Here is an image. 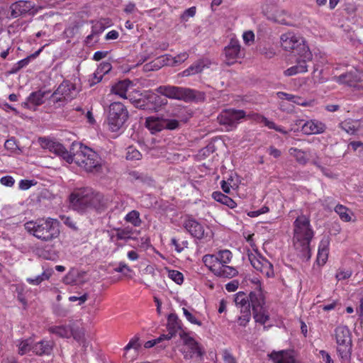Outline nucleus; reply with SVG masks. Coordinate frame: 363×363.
I'll list each match as a JSON object with an SVG mask.
<instances>
[{"instance_id":"f257e3e1","label":"nucleus","mask_w":363,"mask_h":363,"mask_svg":"<svg viewBox=\"0 0 363 363\" xmlns=\"http://www.w3.org/2000/svg\"><path fill=\"white\" fill-rule=\"evenodd\" d=\"M313 236L310 218L305 215L298 216L294 222V245L306 260L311 258L310 243Z\"/></svg>"},{"instance_id":"f03ea898","label":"nucleus","mask_w":363,"mask_h":363,"mask_svg":"<svg viewBox=\"0 0 363 363\" xmlns=\"http://www.w3.org/2000/svg\"><path fill=\"white\" fill-rule=\"evenodd\" d=\"M28 233L43 241H51L60 235L59 222L51 218L30 220L24 224Z\"/></svg>"},{"instance_id":"7ed1b4c3","label":"nucleus","mask_w":363,"mask_h":363,"mask_svg":"<svg viewBox=\"0 0 363 363\" xmlns=\"http://www.w3.org/2000/svg\"><path fill=\"white\" fill-rule=\"evenodd\" d=\"M101 196L94 194L91 189L82 188L72 192L69 196L70 205L73 210L80 213L92 209L100 208Z\"/></svg>"},{"instance_id":"20e7f679","label":"nucleus","mask_w":363,"mask_h":363,"mask_svg":"<svg viewBox=\"0 0 363 363\" xmlns=\"http://www.w3.org/2000/svg\"><path fill=\"white\" fill-rule=\"evenodd\" d=\"M72 162L87 172H101L105 165L103 160L96 152L84 145H80L79 150L72 156Z\"/></svg>"},{"instance_id":"39448f33","label":"nucleus","mask_w":363,"mask_h":363,"mask_svg":"<svg viewBox=\"0 0 363 363\" xmlns=\"http://www.w3.org/2000/svg\"><path fill=\"white\" fill-rule=\"evenodd\" d=\"M280 42L282 48L289 52H293L305 60H311L312 54L306 44V41L299 34L294 32H287L280 37Z\"/></svg>"},{"instance_id":"423d86ee","label":"nucleus","mask_w":363,"mask_h":363,"mask_svg":"<svg viewBox=\"0 0 363 363\" xmlns=\"http://www.w3.org/2000/svg\"><path fill=\"white\" fill-rule=\"evenodd\" d=\"M337 352L342 363H350L352 355V335L347 326L339 325L335 329Z\"/></svg>"},{"instance_id":"0eeeda50","label":"nucleus","mask_w":363,"mask_h":363,"mask_svg":"<svg viewBox=\"0 0 363 363\" xmlns=\"http://www.w3.org/2000/svg\"><path fill=\"white\" fill-rule=\"evenodd\" d=\"M179 337L182 340V345L179 351L186 360L191 359H202L206 353L205 349L202 345L198 342L189 333L181 332Z\"/></svg>"},{"instance_id":"6e6552de","label":"nucleus","mask_w":363,"mask_h":363,"mask_svg":"<svg viewBox=\"0 0 363 363\" xmlns=\"http://www.w3.org/2000/svg\"><path fill=\"white\" fill-rule=\"evenodd\" d=\"M156 91L167 98L185 102L194 101L196 99L197 94H201L190 88L170 85L160 86L156 89Z\"/></svg>"},{"instance_id":"1a4fd4ad","label":"nucleus","mask_w":363,"mask_h":363,"mask_svg":"<svg viewBox=\"0 0 363 363\" xmlns=\"http://www.w3.org/2000/svg\"><path fill=\"white\" fill-rule=\"evenodd\" d=\"M128 118V111L121 102H113L109 105L108 124L112 132L118 131Z\"/></svg>"},{"instance_id":"9d476101","label":"nucleus","mask_w":363,"mask_h":363,"mask_svg":"<svg viewBox=\"0 0 363 363\" xmlns=\"http://www.w3.org/2000/svg\"><path fill=\"white\" fill-rule=\"evenodd\" d=\"M38 11V6L32 0H19L11 4L7 11L6 18H16L27 16H34Z\"/></svg>"},{"instance_id":"9b49d317","label":"nucleus","mask_w":363,"mask_h":363,"mask_svg":"<svg viewBox=\"0 0 363 363\" xmlns=\"http://www.w3.org/2000/svg\"><path fill=\"white\" fill-rule=\"evenodd\" d=\"M245 118V111L244 110L228 108L223 110L218 116L217 119L220 125L225 126L227 130H233Z\"/></svg>"},{"instance_id":"f8f14e48","label":"nucleus","mask_w":363,"mask_h":363,"mask_svg":"<svg viewBox=\"0 0 363 363\" xmlns=\"http://www.w3.org/2000/svg\"><path fill=\"white\" fill-rule=\"evenodd\" d=\"M233 258L232 252L228 250H219L216 254L213 255H205L202 261L204 265L208 269L214 268L218 264V267L223 264H228Z\"/></svg>"},{"instance_id":"ddd939ff","label":"nucleus","mask_w":363,"mask_h":363,"mask_svg":"<svg viewBox=\"0 0 363 363\" xmlns=\"http://www.w3.org/2000/svg\"><path fill=\"white\" fill-rule=\"evenodd\" d=\"M248 257L252 266L257 271L260 272L268 278L274 276L273 265L265 257L260 255L254 254L249 255Z\"/></svg>"},{"instance_id":"4468645a","label":"nucleus","mask_w":363,"mask_h":363,"mask_svg":"<svg viewBox=\"0 0 363 363\" xmlns=\"http://www.w3.org/2000/svg\"><path fill=\"white\" fill-rule=\"evenodd\" d=\"M189 57V54L186 52H181L177 56L172 57L171 56H163L159 57L157 62L153 65L152 63L145 65V69L147 70L158 69L161 66L167 65H179L186 61Z\"/></svg>"},{"instance_id":"2eb2a0df","label":"nucleus","mask_w":363,"mask_h":363,"mask_svg":"<svg viewBox=\"0 0 363 363\" xmlns=\"http://www.w3.org/2000/svg\"><path fill=\"white\" fill-rule=\"evenodd\" d=\"M246 118L245 120H251L257 123H263L264 125L267 126L269 129L275 130L282 134L286 135L288 132L281 126L277 125L273 121H269L264 116L250 111L249 113L245 112Z\"/></svg>"},{"instance_id":"dca6fc26","label":"nucleus","mask_w":363,"mask_h":363,"mask_svg":"<svg viewBox=\"0 0 363 363\" xmlns=\"http://www.w3.org/2000/svg\"><path fill=\"white\" fill-rule=\"evenodd\" d=\"M224 53L225 56V62L228 65L234 64L238 59H240L242 57L239 42L234 40H232L225 48Z\"/></svg>"},{"instance_id":"f3484780","label":"nucleus","mask_w":363,"mask_h":363,"mask_svg":"<svg viewBox=\"0 0 363 363\" xmlns=\"http://www.w3.org/2000/svg\"><path fill=\"white\" fill-rule=\"evenodd\" d=\"M183 226L192 237L199 240L204 238V227L196 220L194 218H189L184 221Z\"/></svg>"},{"instance_id":"a211bd4d","label":"nucleus","mask_w":363,"mask_h":363,"mask_svg":"<svg viewBox=\"0 0 363 363\" xmlns=\"http://www.w3.org/2000/svg\"><path fill=\"white\" fill-rule=\"evenodd\" d=\"M50 91L38 90L29 94L26 101L22 104V106L27 108H33L43 104L45 101V97Z\"/></svg>"},{"instance_id":"6ab92c4d","label":"nucleus","mask_w":363,"mask_h":363,"mask_svg":"<svg viewBox=\"0 0 363 363\" xmlns=\"http://www.w3.org/2000/svg\"><path fill=\"white\" fill-rule=\"evenodd\" d=\"M210 65L211 62L207 59L199 60L182 72L179 75L182 77H189L201 73L205 68L209 67Z\"/></svg>"},{"instance_id":"aec40b11","label":"nucleus","mask_w":363,"mask_h":363,"mask_svg":"<svg viewBox=\"0 0 363 363\" xmlns=\"http://www.w3.org/2000/svg\"><path fill=\"white\" fill-rule=\"evenodd\" d=\"M214 268L209 270L213 273L214 275L221 278L231 279L238 274V271L235 267L229 266L228 264L220 265V267L214 265Z\"/></svg>"},{"instance_id":"412c9836","label":"nucleus","mask_w":363,"mask_h":363,"mask_svg":"<svg viewBox=\"0 0 363 363\" xmlns=\"http://www.w3.org/2000/svg\"><path fill=\"white\" fill-rule=\"evenodd\" d=\"M325 125L320 121L311 120L301 125V130L304 134H320L325 131Z\"/></svg>"},{"instance_id":"4be33fe9","label":"nucleus","mask_w":363,"mask_h":363,"mask_svg":"<svg viewBox=\"0 0 363 363\" xmlns=\"http://www.w3.org/2000/svg\"><path fill=\"white\" fill-rule=\"evenodd\" d=\"M58 88L59 91L62 92L63 94L62 97L65 99L67 103L74 99L78 94V90L75 84L67 81H65L61 83L58 86Z\"/></svg>"},{"instance_id":"5701e85b","label":"nucleus","mask_w":363,"mask_h":363,"mask_svg":"<svg viewBox=\"0 0 363 363\" xmlns=\"http://www.w3.org/2000/svg\"><path fill=\"white\" fill-rule=\"evenodd\" d=\"M329 245H330V238L328 236H324L319 244L318 255H317V262L318 264L323 265L328 257L329 252Z\"/></svg>"},{"instance_id":"b1692460","label":"nucleus","mask_w":363,"mask_h":363,"mask_svg":"<svg viewBox=\"0 0 363 363\" xmlns=\"http://www.w3.org/2000/svg\"><path fill=\"white\" fill-rule=\"evenodd\" d=\"M48 148L50 152L62 157L68 163H72V155H71L61 143L50 141L48 143Z\"/></svg>"},{"instance_id":"393cba45","label":"nucleus","mask_w":363,"mask_h":363,"mask_svg":"<svg viewBox=\"0 0 363 363\" xmlns=\"http://www.w3.org/2000/svg\"><path fill=\"white\" fill-rule=\"evenodd\" d=\"M269 356L273 363H301L296 360L290 353L284 350L273 352Z\"/></svg>"},{"instance_id":"a878e982","label":"nucleus","mask_w":363,"mask_h":363,"mask_svg":"<svg viewBox=\"0 0 363 363\" xmlns=\"http://www.w3.org/2000/svg\"><path fill=\"white\" fill-rule=\"evenodd\" d=\"M133 86L132 82L129 79H124L119 81L111 87V91L112 94L118 96L123 99H128L126 93L129 88Z\"/></svg>"},{"instance_id":"bb28decb","label":"nucleus","mask_w":363,"mask_h":363,"mask_svg":"<svg viewBox=\"0 0 363 363\" xmlns=\"http://www.w3.org/2000/svg\"><path fill=\"white\" fill-rule=\"evenodd\" d=\"M167 328L168 330V334L162 335V336L164 337V339L170 340L180 329L179 320L175 315L171 314L168 316Z\"/></svg>"},{"instance_id":"cd10ccee","label":"nucleus","mask_w":363,"mask_h":363,"mask_svg":"<svg viewBox=\"0 0 363 363\" xmlns=\"http://www.w3.org/2000/svg\"><path fill=\"white\" fill-rule=\"evenodd\" d=\"M164 119L154 116L147 118L145 121L146 127L153 134L164 129Z\"/></svg>"},{"instance_id":"c85d7f7f","label":"nucleus","mask_w":363,"mask_h":363,"mask_svg":"<svg viewBox=\"0 0 363 363\" xmlns=\"http://www.w3.org/2000/svg\"><path fill=\"white\" fill-rule=\"evenodd\" d=\"M249 300L253 311L264 308V298L261 291L251 292L249 294Z\"/></svg>"},{"instance_id":"c756f323","label":"nucleus","mask_w":363,"mask_h":363,"mask_svg":"<svg viewBox=\"0 0 363 363\" xmlns=\"http://www.w3.org/2000/svg\"><path fill=\"white\" fill-rule=\"evenodd\" d=\"M301 58V60H297V64L296 65L291 67L284 71L285 76H293L298 73H305L308 71L306 62L308 60H305L303 57Z\"/></svg>"},{"instance_id":"7c9ffc66","label":"nucleus","mask_w":363,"mask_h":363,"mask_svg":"<svg viewBox=\"0 0 363 363\" xmlns=\"http://www.w3.org/2000/svg\"><path fill=\"white\" fill-rule=\"evenodd\" d=\"M52 350V343L45 340L40 341L32 347L33 352L38 355L50 354Z\"/></svg>"},{"instance_id":"2f4dec72","label":"nucleus","mask_w":363,"mask_h":363,"mask_svg":"<svg viewBox=\"0 0 363 363\" xmlns=\"http://www.w3.org/2000/svg\"><path fill=\"white\" fill-rule=\"evenodd\" d=\"M333 79L339 84H345L352 86L358 80V77L357 74L352 72H347L340 76L334 77Z\"/></svg>"},{"instance_id":"473e14b6","label":"nucleus","mask_w":363,"mask_h":363,"mask_svg":"<svg viewBox=\"0 0 363 363\" xmlns=\"http://www.w3.org/2000/svg\"><path fill=\"white\" fill-rule=\"evenodd\" d=\"M12 43L9 37L0 38V57L5 60L8 57L11 50H13Z\"/></svg>"},{"instance_id":"72a5a7b5","label":"nucleus","mask_w":363,"mask_h":363,"mask_svg":"<svg viewBox=\"0 0 363 363\" xmlns=\"http://www.w3.org/2000/svg\"><path fill=\"white\" fill-rule=\"evenodd\" d=\"M240 309L241 315L238 317L240 325L245 326L251 318L250 303L238 307Z\"/></svg>"},{"instance_id":"f704fd0d","label":"nucleus","mask_w":363,"mask_h":363,"mask_svg":"<svg viewBox=\"0 0 363 363\" xmlns=\"http://www.w3.org/2000/svg\"><path fill=\"white\" fill-rule=\"evenodd\" d=\"M340 128L350 135H354L358 131V121L345 120L340 123Z\"/></svg>"},{"instance_id":"c9c22d12","label":"nucleus","mask_w":363,"mask_h":363,"mask_svg":"<svg viewBox=\"0 0 363 363\" xmlns=\"http://www.w3.org/2000/svg\"><path fill=\"white\" fill-rule=\"evenodd\" d=\"M290 16L284 10L279 9L273 16H269V20L282 25H291L288 21Z\"/></svg>"},{"instance_id":"e433bc0d","label":"nucleus","mask_w":363,"mask_h":363,"mask_svg":"<svg viewBox=\"0 0 363 363\" xmlns=\"http://www.w3.org/2000/svg\"><path fill=\"white\" fill-rule=\"evenodd\" d=\"M40 50L36 51L35 53L28 56L27 57L19 60L17 63H16L12 67V73H16L22 68L26 67L30 62L31 60L35 59L40 53Z\"/></svg>"},{"instance_id":"4c0bfd02","label":"nucleus","mask_w":363,"mask_h":363,"mask_svg":"<svg viewBox=\"0 0 363 363\" xmlns=\"http://www.w3.org/2000/svg\"><path fill=\"white\" fill-rule=\"evenodd\" d=\"M133 230L130 228H118L116 229V234L112 236V238H116V240H128L133 239Z\"/></svg>"},{"instance_id":"58836bf2","label":"nucleus","mask_w":363,"mask_h":363,"mask_svg":"<svg viewBox=\"0 0 363 363\" xmlns=\"http://www.w3.org/2000/svg\"><path fill=\"white\" fill-rule=\"evenodd\" d=\"M52 274V269H46L41 274L35 277L34 278H28L27 281L32 285H39L42 281L48 280Z\"/></svg>"},{"instance_id":"ea45409f","label":"nucleus","mask_w":363,"mask_h":363,"mask_svg":"<svg viewBox=\"0 0 363 363\" xmlns=\"http://www.w3.org/2000/svg\"><path fill=\"white\" fill-rule=\"evenodd\" d=\"M335 211L339 215L340 219L345 222H350L352 220V212L345 206L337 204Z\"/></svg>"},{"instance_id":"a19ab883","label":"nucleus","mask_w":363,"mask_h":363,"mask_svg":"<svg viewBox=\"0 0 363 363\" xmlns=\"http://www.w3.org/2000/svg\"><path fill=\"white\" fill-rule=\"evenodd\" d=\"M289 152L290 155L295 157L296 160L300 164H304L308 161L306 152L301 150L296 147H291L289 150Z\"/></svg>"},{"instance_id":"79ce46f5","label":"nucleus","mask_w":363,"mask_h":363,"mask_svg":"<svg viewBox=\"0 0 363 363\" xmlns=\"http://www.w3.org/2000/svg\"><path fill=\"white\" fill-rule=\"evenodd\" d=\"M27 27L26 21L17 20L11 24L9 27V32L11 33H16L21 30H25Z\"/></svg>"},{"instance_id":"37998d69","label":"nucleus","mask_w":363,"mask_h":363,"mask_svg":"<svg viewBox=\"0 0 363 363\" xmlns=\"http://www.w3.org/2000/svg\"><path fill=\"white\" fill-rule=\"evenodd\" d=\"M147 100L154 104L155 108L160 107L163 105L167 104V101L166 99L161 97L155 93L149 94Z\"/></svg>"},{"instance_id":"c03bdc74","label":"nucleus","mask_w":363,"mask_h":363,"mask_svg":"<svg viewBox=\"0 0 363 363\" xmlns=\"http://www.w3.org/2000/svg\"><path fill=\"white\" fill-rule=\"evenodd\" d=\"M125 220L132 223L134 226H139L141 220L140 219V213L137 211H132L129 212L125 217Z\"/></svg>"},{"instance_id":"a18cd8bd","label":"nucleus","mask_w":363,"mask_h":363,"mask_svg":"<svg viewBox=\"0 0 363 363\" xmlns=\"http://www.w3.org/2000/svg\"><path fill=\"white\" fill-rule=\"evenodd\" d=\"M254 318L257 323L264 324L269 320V314L265 308L257 311H253Z\"/></svg>"},{"instance_id":"49530a36","label":"nucleus","mask_w":363,"mask_h":363,"mask_svg":"<svg viewBox=\"0 0 363 363\" xmlns=\"http://www.w3.org/2000/svg\"><path fill=\"white\" fill-rule=\"evenodd\" d=\"M50 332L61 337H68L71 335L69 329L65 326H56L50 329Z\"/></svg>"},{"instance_id":"de8ad7c7","label":"nucleus","mask_w":363,"mask_h":363,"mask_svg":"<svg viewBox=\"0 0 363 363\" xmlns=\"http://www.w3.org/2000/svg\"><path fill=\"white\" fill-rule=\"evenodd\" d=\"M62 92L59 91V88L57 89L49 96L48 99L50 103L52 104H59V106L63 105L67 103L65 99L62 97Z\"/></svg>"},{"instance_id":"09e8293b","label":"nucleus","mask_w":363,"mask_h":363,"mask_svg":"<svg viewBox=\"0 0 363 363\" xmlns=\"http://www.w3.org/2000/svg\"><path fill=\"white\" fill-rule=\"evenodd\" d=\"M32 342L30 339L22 340L18 345L19 354L23 355L32 350Z\"/></svg>"},{"instance_id":"8fccbe9b","label":"nucleus","mask_w":363,"mask_h":363,"mask_svg":"<svg viewBox=\"0 0 363 363\" xmlns=\"http://www.w3.org/2000/svg\"><path fill=\"white\" fill-rule=\"evenodd\" d=\"M235 306L238 307L242 306L244 304H247L250 302L249 296L246 295L244 292H238L235 296L234 299Z\"/></svg>"},{"instance_id":"3c124183","label":"nucleus","mask_w":363,"mask_h":363,"mask_svg":"<svg viewBox=\"0 0 363 363\" xmlns=\"http://www.w3.org/2000/svg\"><path fill=\"white\" fill-rule=\"evenodd\" d=\"M141 153L133 147L128 148L126 153V159L128 160H139L141 159Z\"/></svg>"},{"instance_id":"603ef678","label":"nucleus","mask_w":363,"mask_h":363,"mask_svg":"<svg viewBox=\"0 0 363 363\" xmlns=\"http://www.w3.org/2000/svg\"><path fill=\"white\" fill-rule=\"evenodd\" d=\"M168 277L177 284H181L183 283V274L177 270H169Z\"/></svg>"},{"instance_id":"864d4df0","label":"nucleus","mask_w":363,"mask_h":363,"mask_svg":"<svg viewBox=\"0 0 363 363\" xmlns=\"http://www.w3.org/2000/svg\"><path fill=\"white\" fill-rule=\"evenodd\" d=\"M279 11V9L275 4H265L262 7L264 15L269 20V16H273L275 12Z\"/></svg>"},{"instance_id":"5fc2aeb1","label":"nucleus","mask_w":363,"mask_h":363,"mask_svg":"<svg viewBox=\"0 0 363 363\" xmlns=\"http://www.w3.org/2000/svg\"><path fill=\"white\" fill-rule=\"evenodd\" d=\"M171 243L174 246L175 250L178 252H181L185 247H187L188 246V242L186 240H183L179 242V240L175 238H172L171 239Z\"/></svg>"},{"instance_id":"6e6d98bb","label":"nucleus","mask_w":363,"mask_h":363,"mask_svg":"<svg viewBox=\"0 0 363 363\" xmlns=\"http://www.w3.org/2000/svg\"><path fill=\"white\" fill-rule=\"evenodd\" d=\"M293 103L302 106H312L314 105V100L306 101L298 96H294Z\"/></svg>"},{"instance_id":"4d7b16f0","label":"nucleus","mask_w":363,"mask_h":363,"mask_svg":"<svg viewBox=\"0 0 363 363\" xmlns=\"http://www.w3.org/2000/svg\"><path fill=\"white\" fill-rule=\"evenodd\" d=\"M60 218H61L62 221L63 222V223L65 225H66L67 227H69V228H71L74 230H77L78 229V228L77 226V223L72 218H71L69 216H60Z\"/></svg>"},{"instance_id":"13d9d810","label":"nucleus","mask_w":363,"mask_h":363,"mask_svg":"<svg viewBox=\"0 0 363 363\" xmlns=\"http://www.w3.org/2000/svg\"><path fill=\"white\" fill-rule=\"evenodd\" d=\"M140 347V343L139 342V338L138 337H133L128 345L124 347L125 351H128L130 349L138 350Z\"/></svg>"},{"instance_id":"bf43d9fd","label":"nucleus","mask_w":363,"mask_h":363,"mask_svg":"<svg viewBox=\"0 0 363 363\" xmlns=\"http://www.w3.org/2000/svg\"><path fill=\"white\" fill-rule=\"evenodd\" d=\"M182 311H183V313L184 315V316L186 317V318L191 323L193 324H195V325H201V321L198 320L195 316H194L186 308H182Z\"/></svg>"},{"instance_id":"052dcab7","label":"nucleus","mask_w":363,"mask_h":363,"mask_svg":"<svg viewBox=\"0 0 363 363\" xmlns=\"http://www.w3.org/2000/svg\"><path fill=\"white\" fill-rule=\"evenodd\" d=\"M104 28L101 22H96L92 27V33L87 36L86 39L89 40L94 35L99 34L104 30Z\"/></svg>"},{"instance_id":"680f3d73","label":"nucleus","mask_w":363,"mask_h":363,"mask_svg":"<svg viewBox=\"0 0 363 363\" xmlns=\"http://www.w3.org/2000/svg\"><path fill=\"white\" fill-rule=\"evenodd\" d=\"M4 147L6 150L11 152H14L18 149V145L16 144V140L13 138L8 139L5 142Z\"/></svg>"},{"instance_id":"e2e57ef3","label":"nucleus","mask_w":363,"mask_h":363,"mask_svg":"<svg viewBox=\"0 0 363 363\" xmlns=\"http://www.w3.org/2000/svg\"><path fill=\"white\" fill-rule=\"evenodd\" d=\"M352 276V272L350 270H339L335 277L338 281L345 280L349 279Z\"/></svg>"},{"instance_id":"0e129e2a","label":"nucleus","mask_w":363,"mask_h":363,"mask_svg":"<svg viewBox=\"0 0 363 363\" xmlns=\"http://www.w3.org/2000/svg\"><path fill=\"white\" fill-rule=\"evenodd\" d=\"M164 129L174 130L179 126V122L177 120H167L164 119Z\"/></svg>"},{"instance_id":"69168bd1","label":"nucleus","mask_w":363,"mask_h":363,"mask_svg":"<svg viewBox=\"0 0 363 363\" xmlns=\"http://www.w3.org/2000/svg\"><path fill=\"white\" fill-rule=\"evenodd\" d=\"M0 183L5 186L11 187L13 186L15 180L11 176H4L0 179Z\"/></svg>"},{"instance_id":"338daca9","label":"nucleus","mask_w":363,"mask_h":363,"mask_svg":"<svg viewBox=\"0 0 363 363\" xmlns=\"http://www.w3.org/2000/svg\"><path fill=\"white\" fill-rule=\"evenodd\" d=\"M319 357L323 359L325 363H334L330 355L325 350L319 351Z\"/></svg>"},{"instance_id":"774afa93","label":"nucleus","mask_w":363,"mask_h":363,"mask_svg":"<svg viewBox=\"0 0 363 363\" xmlns=\"http://www.w3.org/2000/svg\"><path fill=\"white\" fill-rule=\"evenodd\" d=\"M223 357L225 363H236L235 357L228 351H224Z\"/></svg>"}]
</instances>
